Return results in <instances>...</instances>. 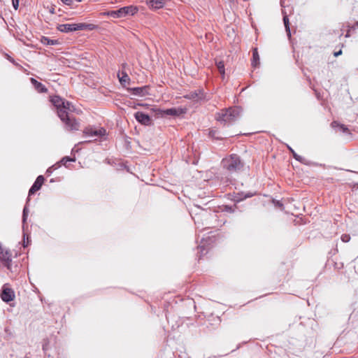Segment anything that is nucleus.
I'll use <instances>...</instances> for the list:
<instances>
[{
	"mask_svg": "<svg viewBox=\"0 0 358 358\" xmlns=\"http://www.w3.org/2000/svg\"><path fill=\"white\" fill-rule=\"evenodd\" d=\"M72 159H70L69 157H64L61 161H60V163L64 166H66V163L68 162H70L71 161Z\"/></svg>",
	"mask_w": 358,
	"mask_h": 358,
	"instance_id": "28",
	"label": "nucleus"
},
{
	"mask_svg": "<svg viewBox=\"0 0 358 358\" xmlns=\"http://www.w3.org/2000/svg\"><path fill=\"white\" fill-rule=\"evenodd\" d=\"M15 295L14 291L8 286V285L6 284L2 287V291L1 293V299L6 303L12 301L15 299Z\"/></svg>",
	"mask_w": 358,
	"mask_h": 358,
	"instance_id": "6",
	"label": "nucleus"
},
{
	"mask_svg": "<svg viewBox=\"0 0 358 358\" xmlns=\"http://www.w3.org/2000/svg\"><path fill=\"white\" fill-rule=\"evenodd\" d=\"M259 64V56L258 54V51L257 48H255L253 50V55H252V65L254 67H256Z\"/></svg>",
	"mask_w": 358,
	"mask_h": 358,
	"instance_id": "18",
	"label": "nucleus"
},
{
	"mask_svg": "<svg viewBox=\"0 0 358 358\" xmlns=\"http://www.w3.org/2000/svg\"><path fill=\"white\" fill-rule=\"evenodd\" d=\"M50 101L56 107L58 115L59 110H64L67 112L68 110H71V103L69 101H66L59 96H51Z\"/></svg>",
	"mask_w": 358,
	"mask_h": 358,
	"instance_id": "5",
	"label": "nucleus"
},
{
	"mask_svg": "<svg viewBox=\"0 0 358 358\" xmlns=\"http://www.w3.org/2000/svg\"><path fill=\"white\" fill-rule=\"evenodd\" d=\"M186 113V109L182 108H172L164 110L165 117H178Z\"/></svg>",
	"mask_w": 358,
	"mask_h": 358,
	"instance_id": "10",
	"label": "nucleus"
},
{
	"mask_svg": "<svg viewBox=\"0 0 358 358\" xmlns=\"http://www.w3.org/2000/svg\"><path fill=\"white\" fill-rule=\"evenodd\" d=\"M59 117L61 120L66 124V127L69 130L77 131L79 129V122L76 120V119L70 116L67 111L64 110H59Z\"/></svg>",
	"mask_w": 358,
	"mask_h": 358,
	"instance_id": "2",
	"label": "nucleus"
},
{
	"mask_svg": "<svg viewBox=\"0 0 358 358\" xmlns=\"http://www.w3.org/2000/svg\"><path fill=\"white\" fill-rule=\"evenodd\" d=\"M120 9L116 10H110L105 14L114 18H120Z\"/></svg>",
	"mask_w": 358,
	"mask_h": 358,
	"instance_id": "21",
	"label": "nucleus"
},
{
	"mask_svg": "<svg viewBox=\"0 0 358 358\" xmlns=\"http://www.w3.org/2000/svg\"><path fill=\"white\" fill-rule=\"evenodd\" d=\"M223 166L229 171H236L242 168V164L239 157L232 155L222 160Z\"/></svg>",
	"mask_w": 358,
	"mask_h": 358,
	"instance_id": "3",
	"label": "nucleus"
},
{
	"mask_svg": "<svg viewBox=\"0 0 358 358\" xmlns=\"http://www.w3.org/2000/svg\"><path fill=\"white\" fill-rule=\"evenodd\" d=\"M76 1H78V2H80V1H82V0H76Z\"/></svg>",
	"mask_w": 358,
	"mask_h": 358,
	"instance_id": "36",
	"label": "nucleus"
},
{
	"mask_svg": "<svg viewBox=\"0 0 358 358\" xmlns=\"http://www.w3.org/2000/svg\"><path fill=\"white\" fill-rule=\"evenodd\" d=\"M118 78H119L120 83L122 85L125 86L127 85H129L130 78L126 73L121 72V73H118Z\"/></svg>",
	"mask_w": 358,
	"mask_h": 358,
	"instance_id": "17",
	"label": "nucleus"
},
{
	"mask_svg": "<svg viewBox=\"0 0 358 358\" xmlns=\"http://www.w3.org/2000/svg\"><path fill=\"white\" fill-rule=\"evenodd\" d=\"M216 66L220 73L222 75V78H224L225 73L224 62L222 61L216 62Z\"/></svg>",
	"mask_w": 358,
	"mask_h": 358,
	"instance_id": "20",
	"label": "nucleus"
},
{
	"mask_svg": "<svg viewBox=\"0 0 358 358\" xmlns=\"http://www.w3.org/2000/svg\"><path fill=\"white\" fill-rule=\"evenodd\" d=\"M138 11V8L135 6H124L120 8V17H125L129 15H134Z\"/></svg>",
	"mask_w": 358,
	"mask_h": 358,
	"instance_id": "8",
	"label": "nucleus"
},
{
	"mask_svg": "<svg viewBox=\"0 0 358 358\" xmlns=\"http://www.w3.org/2000/svg\"><path fill=\"white\" fill-rule=\"evenodd\" d=\"M84 134L90 136H103L106 134V131L104 128H94L92 127H86L84 130Z\"/></svg>",
	"mask_w": 358,
	"mask_h": 358,
	"instance_id": "7",
	"label": "nucleus"
},
{
	"mask_svg": "<svg viewBox=\"0 0 358 358\" xmlns=\"http://www.w3.org/2000/svg\"><path fill=\"white\" fill-rule=\"evenodd\" d=\"M134 117L136 120L142 124L149 125L151 124V119L150 116L142 112L136 113Z\"/></svg>",
	"mask_w": 358,
	"mask_h": 358,
	"instance_id": "11",
	"label": "nucleus"
},
{
	"mask_svg": "<svg viewBox=\"0 0 358 358\" xmlns=\"http://www.w3.org/2000/svg\"><path fill=\"white\" fill-rule=\"evenodd\" d=\"M153 111L155 113L157 117H165L164 110L161 108H153Z\"/></svg>",
	"mask_w": 358,
	"mask_h": 358,
	"instance_id": "22",
	"label": "nucleus"
},
{
	"mask_svg": "<svg viewBox=\"0 0 358 358\" xmlns=\"http://www.w3.org/2000/svg\"><path fill=\"white\" fill-rule=\"evenodd\" d=\"M284 24L286 29V31L287 32V35L290 36V30H289V19L287 15H285L283 17Z\"/></svg>",
	"mask_w": 358,
	"mask_h": 358,
	"instance_id": "23",
	"label": "nucleus"
},
{
	"mask_svg": "<svg viewBox=\"0 0 358 358\" xmlns=\"http://www.w3.org/2000/svg\"><path fill=\"white\" fill-rule=\"evenodd\" d=\"M252 196H253V194H250L245 196V198L251 197Z\"/></svg>",
	"mask_w": 358,
	"mask_h": 358,
	"instance_id": "35",
	"label": "nucleus"
},
{
	"mask_svg": "<svg viewBox=\"0 0 358 358\" xmlns=\"http://www.w3.org/2000/svg\"><path fill=\"white\" fill-rule=\"evenodd\" d=\"M241 114V109L236 107L222 110L216 115L218 121H223L226 123H231L236 120Z\"/></svg>",
	"mask_w": 358,
	"mask_h": 358,
	"instance_id": "1",
	"label": "nucleus"
},
{
	"mask_svg": "<svg viewBox=\"0 0 358 358\" xmlns=\"http://www.w3.org/2000/svg\"><path fill=\"white\" fill-rule=\"evenodd\" d=\"M341 54H342V51L339 50L338 52H335L334 55L335 57H338V56L341 55Z\"/></svg>",
	"mask_w": 358,
	"mask_h": 358,
	"instance_id": "33",
	"label": "nucleus"
},
{
	"mask_svg": "<svg viewBox=\"0 0 358 358\" xmlns=\"http://www.w3.org/2000/svg\"><path fill=\"white\" fill-rule=\"evenodd\" d=\"M166 0H145V3L150 9L157 10L164 6Z\"/></svg>",
	"mask_w": 358,
	"mask_h": 358,
	"instance_id": "9",
	"label": "nucleus"
},
{
	"mask_svg": "<svg viewBox=\"0 0 358 358\" xmlns=\"http://www.w3.org/2000/svg\"><path fill=\"white\" fill-rule=\"evenodd\" d=\"M63 3H64L66 5L70 6L71 5L73 0H61Z\"/></svg>",
	"mask_w": 358,
	"mask_h": 358,
	"instance_id": "31",
	"label": "nucleus"
},
{
	"mask_svg": "<svg viewBox=\"0 0 358 358\" xmlns=\"http://www.w3.org/2000/svg\"><path fill=\"white\" fill-rule=\"evenodd\" d=\"M186 97L191 99H201V96L200 95V94H198L196 92H191L188 95H187Z\"/></svg>",
	"mask_w": 358,
	"mask_h": 358,
	"instance_id": "24",
	"label": "nucleus"
},
{
	"mask_svg": "<svg viewBox=\"0 0 358 358\" xmlns=\"http://www.w3.org/2000/svg\"><path fill=\"white\" fill-rule=\"evenodd\" d=\"M0 262L8 270H11L12 254L1 243H0Z\"/></svg>",
	"mask_w": 358,
	"mask_h": 358,
	"instance_id": "4",
	"label": "nucleus"
},
{
	"mask_svg": "<svg viewBox=\"0 0 358 358\" xmlns=\"http://www.w3.org/2000/svg\"><path fill=\"white\" fill-rule=\"evenodd\" d=\"M341 238L343 242L348 243L350 241V236L345 234L341 236Z\"/></svg>",
	"mask_w": 358,
	"mask_h": 358,
	"instance_id": "26",
	"label": "nucleus"
},
{
	"mask_svg": "<svg viewBox=\"0 0 358 358\" xmlns=\"http://www.w3.org/2000/svg\"><path fill=\"white\" fill-rule=\"evenodd\" d=\"M29 244V236L26 234L23 235V245L27 247Z\"/></svg>",
	"mask_w": 358,
	"mask_h": 358,
	"instance_id": "25",
	"label": "nucleus"
},
{
	"mask_svg": "<svg viewBox=\"0 0 358 358\" xmlns=\"http://www.w3.org/2000/svg\"><path fill=\"white\" fill-rule=\"evenodd\" d=\"M44 177L43 176H39L37 177L36 180H35L34 183L30 188L29 191V195L34 194L36 192L39 190L42 186V185L44 182Z\"/></svg>",
	"mask_w": 358,
	"mask_h": 358,
	"instance_id": "12",
	"label": "nucleus"
},
{
	"mask_svg": "<svg viewBox=\"0 0 358 358\" xmlns=\"http://www.w3.org/2000/svg\"><path fill=\"white\" fill-rule=\"evenodd\" d=\"M289 150H291V152L293 153V155H294V157L296 159V160H300V157L298 156L296 153H294V150L292 149V148H289Z\"/></svg>",
	"mask_w": 358,
	"mask_h": 358,
	"instance_id": "32",
	"label": "nucleus"
},
{
	"mask_svg": "<svg viewBox=\"0 0 358 358\" xmlns=\"http://www.w3.org/2000/svg\"><path fill=\"white\" fill-rule=\"evenodd\" d=\"M31 84L34 85L35 90L39 93H45L48 92V89L41 83L38 82L36 79L30 78Z\"/></svg>",
	"mask_w": 358,
	"mask_h": 358,
	"instance_id": "13",
	"label": "nucleus"
},
{
	"mask_svg": "<svg viewBox=\"0 0 358 358\" xmlns=\"http://www.w3.org/2000/svg\"><path fill=\"white\" fill-rule=\"evenodd\" d=\"M276 206H279V207H281L282 205L279 201H277L276 202Z\"/></svg>",
	"mask_w": 358,
	"mask_h": 358,
	"instance_id": "34",
	"label": "nucleus"
},
{
	"mask_svg": "<svg viewBox=\"0 0 358 358\" xmlns=\"http://www.w3.org/2000/svg\"><path fill=\"white\" fill-rule=\"evenodd\" d=\"M331 127L333 128H336V127H339V129L343 131V132H348V127L344 125V124H340L338 122H336V121H334L332 123H331Z\"/></svg>",
	"mask_w": 358,
	"mask_h": 358,
	"instance_id": "19",
	"label": "nucleus"
},
{
	"mask_svg": "<svg viewBox=\"0 0 358 358\" xmlns=\"http://www.w3.org/2000/svg\"><path fill=\"white\" fill-rule=\"evenodd\" d=\"M13 8L17 10L19 6V0H12Z\"/></svg>",
	"mask_w": 358,
	"mask_h": 358,
	"instance_id": "29",
	"label": "nucleus"
},
{
	"mask_svg": "<svg viewBox=\"0 0 358 358\" xmlns=\"http://www.w3.org/2000/svg\"><path fill=\"white\" fill-rule=\"evenodd\" d=\"M25 358H28V357H25Z\"/></svg>",
	"mask_w": 358,
	"mask_h": 358,
	"instance_id": "37",
	"label": "nucleus"
},
{
	"mask_svg": "<svg viewBox=\"0 0 358 358\" xmlns=\"http://www.w3.org/2000/svg\"><path fill=\"white\" fill-rule=\"evenodd\" d=\"M129 90L132 92V94L138 95V96H143L148 94V87H134V88L129 89Z\"/></svg>",
	"mask_w": 358,
	"mask_h": 358,
	"instance_id": "15",
	"label": "nucleus"
},
{
	"mask_svg": "<svg viewBox=\"0 0 358 358\" xmlns=\"http://www.w3.org/2000/svg\"><path fill=\"white\" fill-rule=\"evenodd\" d=\"M27 215H28V210H27V208L25 206L23 209V215H22V221H23L24 224L26 222Z\"/></svg>",
	"mask_w": 358,
	"mask_h": 358,
	"instance_id": "27",
	"label": "nucleus"
},
{
	"mask_svg": "<svg viewBox=\"0 0 358 358\" xmlns=\"http://www.w3.org/2000/svg\"><path fill=\"white\" fill-rule=\"evenodd\" d=\"M47 41V43L49 44V45H54L55 43L54 42V41L52 40H49L47 38H44V41H43V43H45V41Z\"/></svg>",
	"mask_w": 358,
	"mask_h": 358,
	"instance_id": "30",
	"label": "nucleus"
},
{
	"mask_svg": "<svg viewBox=\"0 0 358 358\" xmlns=\"http://www.w3.org/2000/svg\"><path fill=\"white\" fill-rule=\"evenodd\" d=\"M58 29L62 32H71L75 31V24H59Z\"/></svg>",
	"mask_w": 358,
	"mask_h": 358,
	"instance_id": "16",
	"label": "nucleus"
},
{
	"mask_svg": "<svg viewBox=\"0 0 358 358\" xmlns=\"http://www.w3.org/2000/svg\"><path fill=\"white\" fill-rule=\"evenodd\" d=\"M75 31L79 30H93L95 28V25L87 23H74Z\"/></svg>",
	"mask_w": 358,
	"mask_h": 358,
	"instance_id": "14",
	"label": "nucleus"
}]
</instances>
